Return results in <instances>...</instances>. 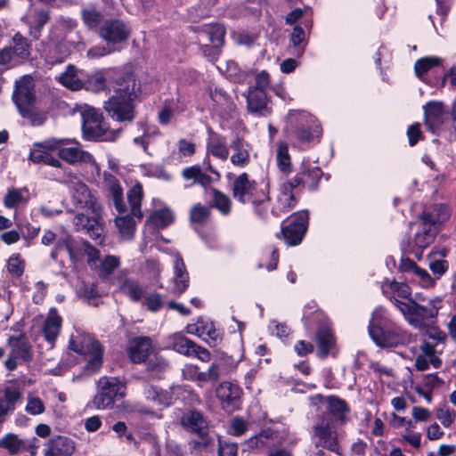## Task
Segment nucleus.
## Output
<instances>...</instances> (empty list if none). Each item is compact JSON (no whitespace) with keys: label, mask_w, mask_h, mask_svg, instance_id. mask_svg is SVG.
Returning a JSON list of instances; mask_svg holds the SVG:
<instances>
[{"label":"nucleus","mask_w":456,"mask_h":456,"mask_svg":"<svg viewBox=\"0 0 456 456\" xmlns=\"http://www.w3.org/2000/svg\"><path fill=\"white\" fill-rule=\"evenodd\" d=\"M285 131L301 143L319 142L322 134V126L315 117L302 110H289Z\"/></svg>","instance_id":"3"},{"label":"nucleus","mask_w":456,"mask_h":456,"mask_svg":"<svg viewBox=\"0 0 456 456\" xmlns=\"http://www.w3.org/2000/svg\"><path fill=\"white\" fill-rule=\"evenodd\" d=\"M100 390L94 395L93 403L96 409L111 408L118 394V386L111 378L102 377L99 380Z\"/></svg>","instance_id":"18"},{"label":"nucleus","mask_w":456,"mask_h":456,"mask_svg":"<svg viewBox=\"0 0 456 456\" xmlns=\"http://www.w3.org/2000/svg\"><path fill=\"white\" fill-rule=\"evenodd\" d=\"M69 349L87 359L84 366L85 373L94 375L101 370L103 364L104 346L98 339H93L87 345H84L70 338Z\"/></svg>","instance_id":"8"},{"label":"nucleus","mask_w":456,"mask_h":456,"mask_svg":"<svg viewBox=\"0 0 456 456\" xmlns=\"http://www.w3.org/2000/svg\"><path fill=\"white\" fill-rule=\"evenodd\" d=\"M271 77L266 70H262L255 76V83L253 86H248V89L251 90H264L266 91L270 87Z\"/></svg>","instance_id":"59"},{"label":"nucleus","mask_w":456,"mask_h":456,"mask_svg":"<svg viewBox=\"0 0 456 456\" xmlns=\"http://www.w3.org/2000/svg\"><path fill=\"white\" fill-rule=\"evenodd\" d=\"M220 365L217 362H212L206 371H200L198 375L199 387H203L204 384L209 383L215 386L220 379Z\"/></svg>","instance_id":"45"},{"label":"nucleus","mask_w":456,"mask_h":456,"mask_svg":"<svg viewBox=\"0 0 456 456\" xmlns=\"http://www.w3.org/2000/svg\"><path fill=\"white\" fill-rule=\"evenodd\" d=\"M22 191H28L26 188L18 189L12 188L8 190L7 193L4 198V205L5 208L12 209L18 207L22 202H28V199H24Z\"/></svg>","instance_id":"52"},{"label":"nucleus","mask_w":456,"mask_h":456,"mask_svg":"<svg viewBox=\"0 0 456 456\" xmlns=\"http://www.w3.org/2000/svg\"><path fill=\"white\" fill-rule=\"evenodd\" d=\"M175 220L173 211L168 208L155 210L150 216L149 221L159 228L165 229Z\"/></svg>","instance_id":"41"},{"label":"nucleus","mask_w":456,"mask_h":456,"mask_svg":"<svg viewBox=\"0 0 456 456\" xmlns=\"http://www.w3.org/2000/svg\"><path fill=\"white\" fill-rule=\"evenodd\" d=\"M230 434L234 436H240L246 433L248 428V423L241 417H235L231 420Z\"/></svg>","instance_id":"63"},{"label":"nucleus","mask_w":456,"mask_h":456,"mask_svg":"<svg viewBox=\"0 0 456 456\" xmlns=\"http://www.w3.org/2000/svg\"><path fill=\"white\" fill-rule=\"evenodd\" d=\"M297 190L289 180L283 182L280 186L278 202L281 206V211L286 213L294 208L297 204V199L294 193Z\"/></svg>","instance_id":"32"},{"label":"nucleus","mask_w":456,"mask_h":456,"mask_svg":"<svg viewBox=\"0 0 456 456\" xmlns=\"http://www.w3.org/2000/svg\"><path fill=\"white\" fill-rule=\"evenodd\" d=\"M117 226L122 235L128 238L134 236L135 231V222L133 217L126 216L119 217L116 220Z\"/></svg>","instance_id":"58"},{"label":"nucleus","mask_w":456,"mask_h":456,"mask_svg":"<svg viewBox=\"0 0 456 456\" xmlns=\"http://www.w3.org/2000/svg\"><path fill=\"white\" fill-rule=\"evenodd\" d=\"M208 153L222 160L227 159L229 156V149L226 145L225 137L218 133L214 132L211 127L208 129Z\"/></svg>","instance_id":"27"},{"label":"nucleus","mask_w":456,"mask_h":456,"mask_svg":"<svg viewBox=\"0 0 456 456\" xmlns=\"http://www.w3.org/2000/svg\"><path fill=\"white\" fill-rule=\"evenodd\" d=\"M212 202L209 207L217 209L223 216H229L232 212V200L223 191L211 188Z\"/></svg>","instance_id":"38"},{"label":"nucleus","mask_w":456,"mask_h":456,"mask_svg":"<svg viewBox=\"0 0 456 456\" xmlns=\"http://www.w3.org/2000/svg\"><path fill=\"white\" fill-rule=\"evenodd\" d=\"M29 159L35 164L44 163L53 167H61V162L48 151H32L29 154Z\"/></svg>","instance_id":"48"},{"label":"nucleus","mask_w":456,"mask_h":456,"mask_svg":"<svg viewBox=\"0 0 456 456\" xmlns=\"http://www.w3.org/2000/svg\"><path fill=\"white\" fill-rule=\"evenodd\" d=\"M143 395L149 401L157 402L159 403H163L164 393L157 386L147 385L143 388Z\"/></svg>","instance_id":"64"},{"label":"nucleus","mask_w":456,"mask_h":456,"mask_svg":"<svg viewBox=\"0 0 456 456\" xmlns=\"http://www.w3.org/2000/svg\"><path fill=\"white\" fill-rule=\"evenodd\" d=\"M226 31L222 24H205L198 29V40H207L210 45L216 47H223Z\"/></svg>","instance_id":"25"},{"label":"nucleus","mask_w":456,"mask_h":456,"mask_svg":"<svg viewBox=\"0 0 456 456\" xmlns=\"http://www.w3.org/2000/svg\"><path fill=\"white\" fill-rule=\"evenodd\" d=\"M301 321L307 331L318 330L323 326L330 325L328 316L314 300H311L305 305Z\"/></svg>","instance_id":"19"},{"label":"nucleus","mask_w":456,"mask_h":456,"mask_svg":"<svg viewBox=\"0 0 456 456\" xmlns=\"http://www.w3.org/2000/svg\"><path fill=\"white\" fill-rule=\"evenodd\" d=\"M233 153L231 156V162L235 167H245L250 162V155L247 149L244 148V140L237 136L231 143Z\"/></svg>","instance_id":"35"},{"label":"nucleus","mask_w":456,"mask_h":456,"mask_svg":"<svg viewBox=\"0 0 456 456\" xmlns=\"http://www.w3.org/2000/svg\"><path fill=\"white\" fill-rule=\"evenodd\" d=\"M45 456H72L75 452V442L64 436L51 437L46 443Z\"/></svg>","instance_id":"21"},{"label":"nucleus","mask_w":456,"mask_h":456,"mask_svg":"<svg viewBox=\"0 0 456 456\" xmlns=\"http://www.w3.org/2000/svg\"><path fill=\"white\" fill-rule=\"evenodd\" d=\"M214 322L203 316H198L195 322L188 323L185 327V332L191 335L203 338L207 331L213 327Z\"/></svg>","instance_id":"44"},{"label":"nucleus","mask_w":456,"mask_h":456,"mask_svg":"<svg viewBox=\"0 0 456 456\" xmlns=\"http://www.w3.org/2000/svg\"><path fill=\"white\" fill-rule=\"evenodd\" d=\"M112 94L103 102L107 116L118 123H132L141 102L142 84L132 70H118L110 81Z\"/></svg>","instance_id":"1"},{"label":"nucleus","mask_w":456,"mask_h":456,"mask_svg":"<svg viewBox=\"0 0 456 456\" xmlns=\"http://www.w3.org/2000/svg\"><path fill=\"white\" fill-rule=\"evenodd\" d=\"M81 117L83 139L88 142H101L108 132V125L101 110L87 107L81 113Z\"/></svg>","instance_id":"10"},{"label":"nucleus","mask_w":456,"mask_h":456,"mask_svg":"<svg viewBox=\"0 0 456 456\" xmlns=\"http://www.w3.org/2000/svg\"><path fill=\"white\" fill-rule=\"evenodd\" d=\"M62 318L55 307L50 308L47 317L44 321L42 332L45 340L52 346L61 333Z\"/></svg>","instance_id":"22"},{"label":"nucleus","mask_w":456,"mask_h":456,"mask_svg":"<svg viewBox=\"0 0 456 456\" xmlns=\"http://www.w3.org/2000/svg\"><path fill=\"white\" fill-rule=\"evenodd\" d=\"M143 304L150 312L158 313L164 306L163 296L159 292H152L144 297Z\"/></svg>","instance_id":"57"},{"label":"nucleus","mask_w":456,"mask_h":456,"mask_svg":"<svg viewBox=\"0 0 456 456\" xmlns=\"http://www.w3.org/2000/svg\"><path fill=\"white\" fill-rule=\"evenodd\" d=\"M143 199V189L140 183H135L127 191V201L133 216L142 219L143 216L141 206Z\"/></svg>","instance_id":"36"},{"label":"nucleus","mask_w":456,"mask_h":456,"mask_svg":"<svg viewBox=\"0 0 456 456\" xmlns=\"http://www.w3.org/2000/svg\"><path fill=\"white\" fill-rule=\"evenodd\" d=\"M58 157L69 163H90L94 160L93 155L77 147L61 148L58 151Z\"/></svg>","instance_id":"31"},{"label":"nucleus","mask_w":456,"mask_h":456,"mask_svg":"<svg viewBox=\"0 0 456 456\" xmlns=\"http://www.w3.org/2000/svg\"><path fill=\"white\" fill-rule=\"evenodd\" d=\"M228 180H232L231 185L232 198L240 204H256L263 201H270L268 186L260 187L257 181L250 179L246 172L235 175L233 173L226 175Z\"/></svg>","instance_id":"5"},{"label":"nucleus","mask_w":456,"mask_h":456,"mask_svg":"<svg viewBox=\"0 0 456 456\" xmlns=\"http://www.w3.org/2000/svg\"><path fill=\"white\" fill-rule=\"evenodd\" d=\"M12 48L15 56L20 59H27L30 54V45L28 39L19 32L13 37V46Z\"/></svg>","instance_id":"50"},{"label":"nucleus","mask_w":456,"mask_h":456,"mask_svg":"<svg viewBox=\"0 0 456 456\" xmlns=\"http://www.w3.org/2000/svg\"><path fill=\"white\" fill-rule=\"evenodd\" d=\"M450 217V212L445 204H434L429 211V224H442Z\"/></svg>","instance_id":"54"},{"label":"nucleus","mask_w":456,"mask_h":456,"mask_svg":"<svg viewBox=\"0 0 456 456\" xmlns=\"http://www.w3.org/2000/svg\"><path fill=\"white\" fill-rule=\"evenodd\" d=\"M242 395V388L233 382L223 381L216 387V396L226 412H234L241 408Z\"/></svg>","instance_id":"16"},{"label":"nucleus","mask_w":456,"mask_h":456,"mask_svg":"<svg viewBox=\"0 0 456 456\" xmlns=\"http://www.w3.org/2000/svg\"><path fill=\"white\" fill-rule=\"evenodd\" d=\"M105 180L109 184V191L111 195L115 209L119 213L126 211V206L124 202L123 188L116 176L111 174H105Z\"/></svg>","instance_id":"30"},{"label":"nucleus","mask_w":456,"mask_h":456,"mask_svg":"<svg viewBox=\"0 0 456 456\" xmlns=\"http://www.w3.org/2000/svg\"><path fill=\"white\" fill-rule=\"evenodd\" d=\"M427 313L428 308L425 305L411 301V306L403 315L412 327L424 330L428 327L426 323Z\"/></svg>","instance_id":"33"},{"label":"nucleus","mask_w":456,"mask_h":456,"mask_svg":"<svg viewBox=\"0 0 456 456\" xmlns=\"http://www.w3.org/2000/svg\"><path fill=\"white\" fill-rule=\"evenodd\" d=\"M180 423L187 433L198 437L188 442L190 453L200 454L203 450L213 445L214 441L209 435L208 422L201 411L195 409L186 411L183 413Z\"/></svg>","instance_id":"4"},{"label":"nucleus","mask_w":456,"mask_h":456,"mask_svg":"<svg viewBox=\"0 0 456 456\" xmlns=\"http://www.w3.org/2000/svg\"><path fill=\"white\" fill-rule=\"evenodd\" d=\"M0 448L6 450L10 455H17L24 449V440L14 433H7L0 439Z\"/></svg>","instance_id":"42"},{"label":"nucleus","mask_w":456,"mask_h":456,"mask_svg":"<svg viewBox=\"0 0 456 456\" xmlns=\"http://www.w3.org/2000/svg\"><path fill=\"white\" fill-rule=\"evenodd\" d=\"M7 343L11 349L4 365L8 371L15 370L19 361L28 363L33 360L32 346L25 334L10 336Z\"/></svg>","instance_id":"13"},{"label":"nucleus","mask_w":456,"mask_h":456,"mask_svg":"<svg viewBox=\"0 0 456 456\" xmlns=\"http://www.w3.org/2000/svg\"><path fill=\"white\" fill-rule=\"evenodd\" d=\"M277 167L279 170L288 176L292 172V162L289 153V145L285 142H280L276 154Z\"/></svg>","instance_id":"39"},{"label":"nucleus","mask_w":456,"mask_h":456,"mask_svg":"<svg viewBox=\"0 0 456 456\" xmlns=\"http://www.w3.org/2000/svg\"><path fill=\"white\" fill-rule=\"evenodd\" d=\"M257 436H261V440L258 441V452L273 446L274 444V440L277 437L276 432L272 428L263 429L260 433L257 434Z\"/></svg>","instance_id":"60"},{"label":"nucleus","mask_w":456,"mask_h":456,"mask_svg":"<svg viewBox=\"0 0 456 456\" xmlns=\"http://www.w3.org/2000/svg\"><path fill=\"white\" fill-rule=\"evenodd\" d=\"M309 211L302 209L296 211L284 219L281 224V231L275 237L282 240L287 246L299 245L304 240L309 225Z\"/></svg>","instance_id":"6"},{"label":"nucleus","mask_w":456,"mask_h":456,"mask_svg":"<svg viewBox=\"0 0 456 456\" xmlns=\"http://www.w3.org/2000/svg\"><path fill=\"white\" fill-rule=\"evenodd\" d=\"M50 20L49 11L37 10L35 12L33 20L29 23V35L33 39L37 40L41 37L42 30Z\"/></svg>","instance_id":"40"},{"label":"nucleus","mask_w":456,"mask_h":456,"mask_svg":"<svg viewBox=\"0 0 456 456\" xmlns=\"http://www.w3.org/2000/svg\"><path fill=\"white\" fill-rule=\"evenodd\" d=\"M151 346V340L149 337H134L128 340L127 357L134 364L145 362L148 360Z\"/></svg>","instance_id":"20"},{"label":"nucleus","mask_w":456,"mask_h":456,"mask_svg":"<svg viewBox=\"0 0 456 456\" xmlns=\"http://www.w3.org/2000/svg\"><path fill=\"white\" fill-rule=\"evenodd\" d=\"M121 289L135 303L141 301L145 294L143 287L137 281L132 279H126L122 283Z\"/></svg>","instance_id":"43"},{"label":"nucleus","mask_w":456,"mask_h":456,"mask_svg":"<svg viewBox=\"0 0 456 456\" xmlns=\"http://www.w3.org/2000/svg\"><path fill=\"white\" fill-rule=\"evenodd\" d=\"M25 265V260L21 257L20 254L13 253L10 256L6 267L8 273L12 277L20 278L24 273Z\"/></svg>","instance_id":"49"},{"label":"nucleus","mask_w":456,"mask_h":456,"mask_svg":"<svg viewBox=\"0 0 456 456\" xmlns=\"http://www.w3.org/2000/svg\"><path fill=\"white\" fill-rule=\"evenodd\" d=\"M263 255L266 259H268V263L266 265L259 263L257 265V268H265L268 272L276 270L280 259V253L278 248L275 245H269L265 247V248L264 249Z\"/></svg>","instance_id":"47"},{"label":"nucleus","mask_w":456,"mask_h":456,"mask_svg":"<svg viewBox=\"0 0 456 456\" xmlns=\"http://www.w3.org/2000/svg\"><path fill=\"white\" fill-rule=\"evenodd\" d=\"M102 207L99 208L98 211H90L93 215L89 216L85 214H79L77 216V219L86 229L87 233L93 240H97L101 237L102 232Z\"/></svg>","instance_id":"26"},{"label":"nucleus","mask_w":456,"mask_h":456,"mask_svg":"<svg viewBox=\"0 0 456 456\" xmlns=\"http://www.w3.org/2000/svg\"><path fill=\"white\" fill-rule=\"evenodd\" d=\"M130 25L118 18L105 20L99 27L98 35L109 47L117 48L125 44L131 37Z\"/></svg>","instance_id":"12"},{"label":"nucleus","mask_w":456,"mask_h":456,"mask_svg":"<svg viewBox=\"0 0 456 456\" xmlns=\"http://www.w3.org/2000/svg\"><path fill=\"white\" fill-rule=\"evenodd\" d=\"M449 119L450 113L442 102H429V130L436 133Z\"/></svg>","instance_id":"29"},{"label":"nucleus","mask_w":456,"mask_h":456,"mask_svg":"<svg viewBox=\"0 0 456 456\" xmlns=\"http://www.w3.org/2000/svg\"><path fill=\"white\" fill-rule=\"evenodd\" d=\"M175 289L178 295H182L189 287V273L183 257L177 255L174 265Z\"/></svg>","instance_id":"37"},{"label":"nucleus","mask_w":456,"mask_h":456,"mask_svg":"<svg viewBox=\"0 0 456 456\" xmlns=\"http://www.w3.org/2000/svg\"><path fill=\"white\" fill-rule=\"evenodd\" d=\"M338 424L325 416H319L318 422L314 426V436L318 439L316 447H322L330 452L341 455L342 449L339 435L337 430Z\"/></svg>","instance_id":"11"},{"label":"nucleus","mask_w":456,"mask_h":456,"mask_svg":"<svg viewBox=\"0 0 456 456\" xmlns=\"http://www.w3.org/2000/svg\"><path fill=\"white\" fill-rule=\"evenodd\" d=\"M407 137L409 145L411 147L415 146L419 141H423L425 139L419 123H414L408 127Z\"/></svg>","instance_id":"61"},{"label":"nucleus","mask_w":456,"mask_h":456,"mask_svg":"<svg viewBox=\"0 0 456 456\" xmlns=\"http://www.w3.org/2000/svg\"><path fill=\"white\" fill-rule=\"evenodd\" d=\"M309 399L313 406H317L319 403L326 405L325 411L320 416H325L338 426H344L348 421L347 416L351 412V408L348 403L338 395L316 394L311 395Z\"/></svg>","instance_id":"9"},{"label":"nucleus","mask_w":456,"mask_h":456,"mask_svg":"<svg viewBox=\"0 0 456 456\" xmlns=\"http://www.w3.org/2000/svg\"><path fill=\"white\" fill-rule=\"evenodd\" d=\"M399 271L403 273H410L419 275L421 279L428 278V272L425 269L419 267L416 263L409 257L403 256L401 258Z\"/></svg>","instance_id":"55"},{"label":"nucleus","mask_w":456,"mask_h":456,"mask_svg":"<svg viewBox=\"0 0 456 456\" xmlns=\"http://www.w3.org/2000/svg\"><path fill=\"white\" fill-rule=\"evenodd\" d=\"M82 79L81 89L89 92L100 93L105 91L108 87L107 79L100 71L94 73H87L85 71Z\"/></svg>","instance_id":"34"},{"label":"nucleus","mask_w":456,"mask_h":456,"mask_svg":"<svg viewBox=\"0 0 456 456\" xmlns=\"http://www.w3.org/2000/svg\"><path fill=\"white\" fill-rule=\"evenodd\" d=\"M368 332L380 348H391L408 341V333L398 324L387 318L381 310H375L369 322Z\"/></svg>","instance_id":"2"},{"label":"nucleus","mask_w":456,"mask_h":456,"mask_svg":"<svg viewBox=\"0 0 456 456\" xmlns=\"http://www.w3.org/2000/svg\"><path fill=\"white\" fill-rule=\"evenodd\" d=\"M210 215V207L197 203L190 211V221L194 224H204L208 222Z\"/></svg>","instance_id":"51"},{"label":"nucleus","mask_w":456,"mask_h":456,"mask_svg":"<svg viewBox=\"0 0 456 456\" xmlns=\"http://www.w3.org/2000/svg\"><path fill=\"white\" fill-rule=\"evenodd\" d=\"M322 175L323 172L321 167L313 166L309 160H304L295 176L288 180L292 183L294 187L299 191L304 190L315 191L319 187Z\"/></svg>","instance_id":"14"},{"label":"nucleus","mask_w":456,"mask_h":456,"mask_svg":"<svg viewBox=\"0 0 456 456\" xmlns=\"http://www.w3.org/2000/svg\"><path fill=\"white\" fill-rule=\"evenodd\" d=\"M73 200L77 208L89 211H98L101 205L97 198L92 194L89 187L84 183H77L74 186Z\"/></svg>","instance_id":"23"},{"label":"nucleus","mask_w":456,"mask_h":456,"mask_svg":"<svg viewBox=\"0 0 456 456\" xmlns=\"http://www.w3.org/2000/svg\"><path fill=\"white\" fill-rule=\"evenodd\" d=\"M120 265V260L118 256L113 255H108L101 262L100 271L102 276H109L114 273V271Z\"/></svg>","instance_id":"56"},{"label":"nucleus","mask_w":456,"mask_h":456,"mask_svg":"<svg viewBox=\"0 0 456 456\" xmlns=\"http://www.w3.org/2000/svg\"><path fill=\"white\" fill-rule=\"evenodd\" d=\"M248 112L256 118H266L273 113L271 97L266 91L248 89L246 94Z\"/></svg>","instance_id":"17"},{"label":"nucleus","mask_w":456,"mask_h":456,"mask_svg":"<svg viewBox=\"0 0 456 456\" xmlns=\"http://www.w3.org/2000/svg\"><path fill=\"white\" fill-rule=\"evenodd\" d=\"M218 456H237L238 444L227 442L218 437Z\"/></svg>","instance_id":"62"},{"label":"nucleus","mask_w":456,"mask_h":456,"mask_svg":"<svg viewBox=\"0 0 456 456\" xmlns=\"http://www.w3.org/2000/svg\"><path fill=\"white\" fill-rule=\"evenodd\" d=\"M16 225L20 232V238L25 241V247H30L33 244L34 240L38 236L40 227L34 226L28 222L25 224H17Z\"/></svg>","instance_id":"53"},{"label":"nucleus","mask_w":456,"mask_h":456,"mask_svg":"<svg viewBox=\"0 0 456 456\" xmlns=\"http://www.w3.org/2000/svg\"><path fill=\"white\" fill-rule=\"evenodd\" d=\"M314 340L317 345V356L320 359H326L337 342L331 324L316 330Z\"/></svg>","instance_id":"24"},{"label":"nucleus","mask_w":456,"mask_h":456,"mask_svg":"<svg viewBox=\"0 0 456 456\" xmlns=\"http://www.w3.org/2000/svg\"><path fill=\"white\" fill-rule=\"evenodd\" d=\"M12 100L20 116L29 119L33 126L42 125L45 118L35 110L36 94L34 85L29 81L16 83Z\"/></svg>","instance_id":"7"},{"label":"nucleus","mask_w":456,"mask_h":456,"mask_svg":"<svg viewBox=\"0 0 456 456\" xmlns=\"http://www.w3.org/2000/svg\"><path fill=\"white\" fill-rule=\"evenodd\" d=\"M103 18V14L95 9H86L82 12L85 25L92 30H99V27L105 20Z\"/></svg>","instance_id":"46"},{"label":"nucleus","mask_w":456,"mask_h":456,"mask_svg":"<svg viewBox=\"0 0 456 456\" xmlns=\"http://www.w3.org/2000/svg\"><path fill=\"white\" fill-rule=\"evenodd\" d=\"M84 73V70L77 69L76 66L69 64L65 71L59 76L58 81L69 90L78 91L81 90Z\"/></svg>","instance_id":"28"},{"label":"nucleus","mask_w":456,"mask_h":456,"mask_svg":"<svg viewBox=\"0 0 456 456\" xmlns=\"http://www.w3.org/2000/svg\"><path fill=\"white\" fill-rule=\"evenodd\" d=\"M170 346L180 354L197 358L208 362L211 360V353L205 347L198 345L182 333H175L169 337Z\"/></svg>","instance_id":"15"}]
</instances>
